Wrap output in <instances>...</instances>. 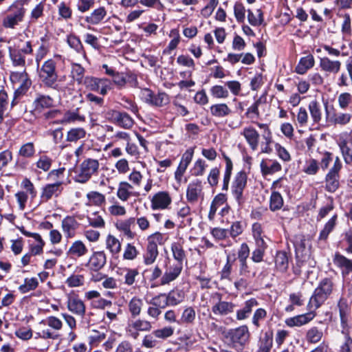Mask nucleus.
Wrapping results in <instances>:
<instances>
[{"label": "nucleus", "instance_id": "obj_1", "mask_svg": "<svg viewBox=\"0 0 352 352\" xmlns=\"http://www.w3.org/2000/svg\"><path fill=\"white\" fill-rule=\"evenodd\" d=\"M184 266L166 258L162 268L158 264L144 270L143 274L150 273L148 277L151 287L169 285L177 280L182 274Z\"/></svg>", "mask_w": 352, "mask_h": 352}, {"label": "nucleus", "instance_id": "obj_2", "mask_svg": "<svg viewBox=\"0 0 352 352\" xmlns=\"http://www.w3.org/2000/svg\"><path fill=\"white\" fill-rule=\"evenodd\" d=\"M221 335L224 344L236 352H243L251 340V333L247 324L225 329Z\"/></svg>", "mask_w": 352, "mask_h": 352}, {"label": "nucleus", "instance_id": "obj_3", "mask_svg": "<svg viewBox=\"0 0 352 352\" xmlns=\"http://www.w3.org/2000/svg\"><path fill=\"white\" fill-rule=\"evenodd\" d=\"M335 283L333 277H325L320 280L307 305V309H318L333 294Z\"/></svg>", "mask_w": 352, "mask_h": 352}, {"label": "nucleus", "instance_id": "obj_4", "mask_svg": "<svg viewBox=\"0 0 352 352\" xmlns=\"http://www.w3.org/2000/svg\"><path fill=\"white\" fill-rule=\"evenodd\" d=\"M28 0H15L8 8V14L3 19V26L6 28L14 29L24 19L26 9L24 6Z\"/></svg>", "mask_w": 352, "mask_h": 352}, {"label": "nucleus", "instance_id": "obj_5", "mask_svg": "<svg viewBox=\"0 0 352 352\" xmlns=\"http://www.w3.org/2000/svg\"><path fill=\"white\" fill-rule=\"evenodd\" d=\"M250 254V250L248 243L245 242L242 243L236 253V261H238V263L235 266V272L238 276L254 278L256 276V270L252 268L248 262Z\"/></svg>", "mask_w": 352, "mask_h": 352}, {"label": "nucleus", "instance_id": "obj_6", "mask_svg": "<svg viewBox=\"0 0 352 352\" xmlns=\"http://www.w3.org/2000/svg\"><path fill=\"white\" fill-rule=\"evenodd\" d=\"M37 70L38 78L45 87L57 89L58 76L56 72V62L53 58L45 60Z\"/></svg>", "mask_w": 352, "mask_h": 352}, {"label": "nucleus", "instance_id": "obj_7", "mask_svg": "<svg viewBox=\"0 0 352 352\" xmlns=\"http://www.w3.org/2000/svg\"><path fill=\"white\" fill-rule=\"evenodd\" d=\"M166 239L162 233L155 232L147 238V245L143 255V261L146 265L153 264L159 256L158 245H164Z\"/></svg>", "mask_w": 352, "mask_h": 352}, {"label": "nucleus", "instance_id": "obj_8", "mask_svg": "<svg viewBox=\"0 0 352 352\" xmlns=\"http://www.w3.org/2000/svg\"><path fill=\"white\" fill-rule=\"evenodd\" d=\"M248 185V174L245 170L237 172L231 184V193L239 208H242L246 198L244 195V191Z\"/></svg>", "mask_w": 352, "mask_h": 352}, {"label": "nucleus", "instance_id": "obj_9", "mask_svg": "<svg viewBox=\"0 0 352 352\" xmlns=\"http://www.w3.org/2000/svg\"><path fill=\"white\" fill-rule=\"evenodd\" d=\"M8 53L13 67H24L25 69V56L33 54L32 43L31 41H27L23 47L19 45L8 47Z\"/></svg>", "mask_w": 352, "mask_h": 352}, {"label": "nucleus", "instance_id": "obj_10", "mask_svg": "<svg viewBox=\"0 0 352 352\" xmlns=\"http://www.w3.org/2000/svg\"><path fill=\"white\" fill-rule=\"evenodd\" d=\"M99 162L97 160L87 158L80 164L79 170L76 172L74 178L76 182L80 184L87 183L92 177L96 174L99 169Z\"/></svg>", "mask_w": 352, "mask_h": 352}, {"label": "nucleus", "instance_id": "obj_11", "mask_svg": "<svg viewBox=\"0 0 352 352\" xmlns=\"http://www.w3.org/2000/svg\"><path fill=\"white\" fill-rule=\"evenodd\" d=\"M337 307L339 309L342 327L341 333L344 336V342H351L352 338L350 335V327L349 326V321L351 315V307L348 303L347 299L343 295L340 298Z\"/></svg>", "mask_w": 352, "mask_h": 352}, {"label": "nucleus", "instance_id": "obj_12", "mask_svg": "<svg viewBox=\"0 0 352 352\" xmlns=\"http://www.w3.org/2000/svg\"><path fill=\"white\" fill-rule=\"evenodd\" d=\"M81 85L85 86L87 90L97 92L102 96L107 95L108 91L112 89L111 80L93 76H86Z\"/></svg>", "mask_w": 352, "mask_h": 352}, {"label": "nucleus", "instance_id": "obj_13", "mask_svg": "<svg viewBox=\"0 0 352 352\" xmlns=\"http://www.w3.org/2000/svg\"><path fill=\"white\" fill-rule=\"evenodd\" d=\"M140 97L146 104L157 107H162L170 102L169 96L165 92H158L155 94L149 88L140 89Z\"/></svg>", "mask_w": 352, "mask_h": 352}, {"label": "nucleus", "instance_id": "obj_14", "mask_svg": "<svg viewBox=\"0 0 352 352\" xmlns=\"http://www.w3.org/2000/svg\"><path fill=\"white\" fill-rule=\"evenodd\" d=\"M111 84L113 83L118 89H123L126 86L132 88L138 87V76L131 70L124 72H117L112 77Z\"/></svg>", "mask_w": 352, "mask_h": 352}, {"label": "nucleus", "instance_id": "obj_15", "mask_svg": "<svg viewBox=\"0 0 352 352\" xmlns=\"http://www.w3.org/2000/svg\"><path fill=\"white\" fill-rule=\"evenodd\" d=\"M54 99L49 95L37 93L32 104L30 113L35 118L41 116L45 109L54 107Z\"/></svg>", "mask_w": 352, "mask_h": 352}, {"label": "nucleus", "instance_id": "obj_16", "mask_svg": "<svg viewBox=\"0 0 352 352\" xmlns=\"http://www.w3.org/2000/svg\"><path fill=\"white\" fill-rule=\"evenodd\" d=\"M21 188L25 191H19L15 194L16 201L19 204V208L21 210H23L26 207V204L28 199V194L30 195L32 200L36 198L37 191L34 184L28 178H25L21 182Z\"/></svg>", "mask_w": 352, "mask_h": 352}, {"label": "nucleus", "instance_id": "obj_17", "mask_svg": "<svg viewBox=\"0 0 352 352\" xmlns=\"http://www.w3.org/2000/svg\"><path fill=\"white\" fill-rule=\"evenodd\" d=\"M105 118L116 126L126 129L132 128L134 124L133 119L125 111L110 109L106 113Z\"/></svg>", "mask_w": 352, "mask_h": 352}, {"label": "nucleus", "instance_id": "obj_18", "mask_svg": "<svg viewBox=\"0 0 352 352\" xmlns=\"http://www.w3.org/2000/svg\"><path fill=\"white\" fill-rule=\"evenodd\" d=\"M10 80L12 82L14 81H20L21 80V83L19 87L16 89L14 91L15 94L20 96L21 97L27 94L28 90L30 89L32 82L30 78L28 73L26 72V69H24L23 72H12L10 74Z\"/></svg>", "mask_w": 352, "mask_h": 352}, {"label": "nucleus", "instance_id": "obj_19", "mask_svg": "<svg viewBox=\"0 0 352 352\" xmlns=\"http://www.w3.org/2000/svg\"><path fill=\"white\" fill-rule=\"evenodd\" d=\"M67 308L72 314L83 317L86 312V306L80 298L79 295L74 291L67 294Z\"/></svg>", "mask_w": 352, "mask_h": 352}, {"label": "nucleus", "instance_id": "obj_20", "mask_svg": "<svg viewBox=\"0 0 352 352\" xmlns=\"http://www.w3.org/2000/svg\"><path fill=\"white\" fill-rule=\"evenodd\" d=\"M63 190V182H56L53 184H47L41 188L40 203H47L53 197H58Z\"/></svg>", "mask_w": 352, "mask_h": 352}, {"label": "nucleus", "instance_id": "obj_21", "mask_svg": "<svg viewBox=\"0 0 352 352\" xmlns=\"http://www.w3.org/2000/svg\"><path fill=\"white\" fill-rule=\"evenodd\" d=\"M107 263V255L102 251H93L85 267L91 272H98Z\"/></svg>", "mask_w": 352, "mask_h": 352}, {"label": "nucleus", "instance_id": "obj_22", "mask_svg": "<svg viewBox=\"0 0 352 352\" xmlns=\"http://www.w3.org/2000/svg\"><path fill=\"white\" fill-rule=\"evenodd\" d=\"M327 118L333 124L346 125L351 122L352 116L348 113L337 112L334 107H331V111L328 109V102L324 104Z\"/></svg>", "mask_w": 352, "mask_h": 352}, {"label": "nucleus", "instance_id": "obj_23", "mask_svg": "<svg viewBox=\"0 0 352 352\" xmlns=\"http://www.w3.org/2000/svg\"><path fill=\"white\" fill-rule=\"evenodd\" d=\"M212 298H216L218 300V302L212 307V311L215 315L226 316L234 312L235 304L221 300L222 294L221 293L215 292Z\"/></svg>", "mask_w": 352, "mask_h": 352}, {"label": "nucleus", "instance_id": "obj_24", "mask_svg": "<svg viewBox=\"0 0 352 352\" xmlns=\"http://www.w3.org/2000/svg\"><path fill=\"white\" fill-rule=\"evenodd\" d=\"M171 203L172 198L168 191H159L151 199V208L153 210H165Z\"/></svg>", "mask_w": 352, "mask_h": 352}, {"label": "nucleus", "instance_id": "obj_25", "mask_svg": "<svg viewBox=\"0 0 352 352\" xmlns=\"http://www.w3.org/2000/svg\"><path fill=\"white\" fill-rule=\"evenodd\" d=\"M107 15V10L104 6H100L92 10L86 16H80V20L88 25H98L104 21Z\"/></svg>", "mask_w": 352, "mask_h": 352}, {"label": "nucleus", "instance_id": "obj_26", "mask_svg": "<svg viewBox=\"0 0 352 352\" xmlns=\"http://www.w3.org/2000/svg\"><path fill=\"white\" fill-rule=\"evenodd\" d=\"M296 264L293 265V273L296 276H300L302 273L301 268L308 264L311 267V254L309 250L296 251L295 252Z\"/></svg>", "mask_w": 352, "mask_h": 352}, {"label": "nucleus", "instance_id": "obj_27", "mask_svg": "<svg viewBox=\"0 0 352 352\" xmlns=\"http://www.w3.org/2000/svg\"><path fill=\"white\" fill-rule=\"evenodd\" d=\"M307 310L309 311L307 313L287 318L285 320V324L288 327H300L309 323L316 316V309L312 308L311 309Z\"/></svg>", "mask_w": 352, "mask_h": 352}, {"label": "nucleus", "instance_id": "obj_28", "mask_svg": "<svg viewBox=\"0 0 352 352\" xmlns=\"http://www.w3.org/2000/svg\"><path fill=\"white\" fill-rule=\"evenodd\" d=\"M236 254L230 253L226 256V261L221 270L219 272L221 280H232V273L236 265Z\"/></svg>", "mask_w": 352, "mask_h": 352}, {"label": "nucleus", "instance_id": "obj_29", "mask_svg": "<svg viewBox=\"0 0 352 352\" xmlns=\"http://www.w3.org/2000/svg\"><path fill=\"white\" fill-rule=\"evenodd\" d=\"M203 186L201 181L199 179L192 181L186 190V199L190 204L196 203L202 193Z\"/></svg>", "mask_w": 352, "mask_h": 352}, {"label": "nucleus", "instance_id": "obj_30", "mask_svg": "<svg viewBox=\"0 0 352 352\" xmlns=\"http://www.w3.org/2000/svg\"><path fill=\"white\" fill-rule=\"evenodd\" d=\"M86 118L84 115H80L79 113V108L76 109L66 111L61 119L57 120L54 122L56 124H67L70 123H74L76 122H85Z\"/></svg>", "mask_w": 352, "mask_h": 352}, {"label": "nucleus", "instance_id": "obj_31", "mask_svg": "<svg viewBox=\"0 0 352 352\" xmlns=\"http://www.w3.org/2000/svg\"><path fill=\"white\" fill-rule=\"evenodd\" d=\"M292 260L291 253L283 250L276 251L275 256V267L280 272L285 273L289 268V261Z\"/></svg>", "mask_w": 352, "mask_h": 352}, {"label": "nucleus", "instance_id": "obj_32", "mask_svg": "<svg viewBox=\"0 0 352 352\" xmlns=\"http://www.w3.org/2000/svg\"><path fill=\"white\" fill-rule=\"evenodd\" d=\"M334 265L342 270V274L352 273V259H349L339 252H336L333 258Z\"/></svg>", "mask_w": 352, "mask_h": 352}, {"label": "nucleus", "instance_id": "obj_33", "mask_svg": "<svg viewBox=\"0 0 352 352\" xmlns=\"http://www.w3.org/2000/svg\"><path fill=\"white\" fill-rule=\"evenodd\" d=\"M241 135L245 138L252 151L257 149L260 135L253 126L245 127L243 131L241 132Z\"/></svg>", "mask_w": 352, "mask_h": 352}, {"label": "nucleus", "instance_id": "obj_34", "mask_svg": "<svg viewBox=\"0 0 352 352\" xmlns=\"http://www.w3.org/2000/svg\"><path fill=\"white\" fill-rule=\"evenodd\" d=\"M258 305V300L255 298H251L245 301L243 307L236 310V319L237 320H244L249 318L253 308Z\"/></svg>", "mask_w": 352, "mask_h": 352}, {"label": "nucleus", "instance_id": "obj_35", "mask_svg": "<svg viewBox=\"0 0 352 352\" xmlns=\"http://www.w3.org/2000/svg\"><path fill=\"white\" fill-rule=\"evenodd\" d=\"M133 187L127 182H120L118 184L116 195L122 201H126L131 197H138L139 193L132 191Z\"/></svg>", "mask_w": 352, "mask_h": 352}, {"label": "nucleus", "instance_id": "obj_36", "mask_svg": "<svg viewBox=\"0 0 352 352\" xmlns=\"http://www.w3.org/2000/svg\"><path fill=\"white\" fill-rule=\"evenodd\" d=\"M340 173L329 170L325 176V190L333 193L340 188Z\"/></svg>", "mask_w": 352, "mask_h": 352}, {"label": "nucleus", "instance_id": "obj_37", "mask_svg": "<svg viewBox=\"0 0 352 352\" xmlns=\"http://www.w3.org/2000/svg\"><path fill=\"white\" fill-rule=\"evenodd\" d=\"M341 65V62L338 60H332L327 56L320 58L319 67L324 72L337 74L340 70Z\"/></svg>", "mask_w": 352, "mask_h": 352}, {"label": "nucleus", "instance_id": "obj_38", "mask_svg": "<svg viewBox=\"0 0 352 352\" xmlns=\"http://www.w3.org/2000/svg\"><path fill=\"white\" fill-rule=\"evenodd\" d=\"M260 167L263 176L273 175L282 170V166L278 161L270 159L262 160Z\"/></svg>", "mask_w": 352, "mask_h": 352}, {"label": "nucleus", "instance_id": "obj_39", "mask_svg": "<svg viewBox=\"0 0 352 352\" xmlns=\"http://www.w3.org/2000/svg\"><path fill=\"white\" fill-rule=\"evenodd\" d=\"M79 226L78 222L73 216H66L61 223L63 232L67 238H72L75 235V231Z\"/></svg>", "mask_w": 352, "mask_h": 352}, {"label": "nucleus", "instance_id": "obj_40", "mask_svg": "<svg viewBox=\"0 0 352 352\" xmlns=\"http://www.w3.org/2000/svg\"><path fill=\"white\" fill-rule=\"evenodd\" d=\"M166 300L169 307H175L181 304L186 298L185 292L183 289L175 287L166 293Z\"/></svg>", "mask_w": 352, "mask_h": 352}, {"label": "nucleus", "instance_id": "obj_41", "mask_svg": "<svg viewBox=\"0 0 352 352\" xmlns=\"http://www.w3.org/2000/svg\"><path fill=\"white\" fill-rule=\"evenodd\" d=\"M135 217H130L127 219L117 222L116 226V228L122 232L128 239H133L135 237L136 234L131 231V227L135 224Z\"/></svg>", "mask_w": 352, "mask_h": 352}, {"label": "nucleus", "instance_id": "obj_42", "mask_svg": "<svg viewBox=\"0 0 352 352\" xmlns=\"http://www.w3.org/2000/svg\"><path fill=\"white\" fill-rule=\"evenodd\" d=\"M314 65L315 60L312 54L302 56L300 58L294 72L298 74L304 75L309 69L314 67Z\"/></svg>", "mask_w": 352, "mask_h": 352}, {"label": "nucleus", "instance_id": "obj_43", "mask_svg": "<svg viewBox=\"0 0 352 352\" xmlns=\"http://www.w3.org/2000/svg\"><path fill=\"white\" fill-rule=\"evenodd\" d=\"M184 241L173 242L171 244L170 250L174 258L173 262H176L184 266V261L186 258V252L184 249Z\"/></svg>", "mask_w": 352, "mask_h": 352}, {"label": "nucleus", "instance_id": "obj_44", "mask_svg": "<svg viewBox=\"0 0 352 352\" xmlns=\"http://www.w3.org/2000/svg\"><path fill=\"white\" fill-rule=\"evenodd\" d=\"M210 113L212 117L221 118L230 116L232 109L226 103H217L210 107Z\"/></svg>", "mask_w": 352, "mask_h": 352}, {"label": "nucleus", "instance_id": "obj_45", "mask_svg": "<svg viewBox=\"0 0 352 352\" xmlns=\"http://www.w3.org/2000/svg\"><path fill=\"white\" fill-rule=\"evenodd\" d=\"M338 216L334 214L324 224L323 228L320 230L318 240L327 241L329 234L333 232L338 223Z\"/></svg>", "mask_w": 352, "mask_h": 352}, {"label": "nucleus", "instance_id": "obj_46", "mask_svg": "<svg viewBox=\"0 0 352 352\" xmlns=\"http://www.w3.org/2000/svg\"><path fill=\"white\" fill-rule=\"evenodd\" d=\"M256 248L252 252L251 260L255 263L263 261L265 252L268 248L266 242H255Z\"/></svg>", "mask_w": 352, "mask_h": 352}, {"label": "nucleus", "instance_id": "obj_47", "mask_svg": "<svg viewBox=\"0 0 352 352\" xmlns=\"http://www.w3.org/2000/svg\"><path fill=\"white\" fill-rule=\"evenodd\" d=\"M284 206V199L278 191H271L269 199V209L272 212H276L282 209Z\"/></svg>", "mask_w": 352, "mask_h": 352}, {"label": "nucleus", "instance_id": "obj_48", "mask_svg": "<svg viewBox=\"0 0 352 352\" xmlns=\"http://www.w3.org/2000/svg\"><path fill=\"white\" fill-rule=\"evenodd\" d=\"M87 252L88 249L85 243L82 241L78 240L72 243L69 248L67 254L72 257H81L87 254Z\"/></svg>", "mask_w": 352, "mask_h": 352}, {"label": "nucleus", "instance_id": "obj_49", "mask_svg": "<svg viewBox=\"0 0 352 352\" xmlns=\"http://www.w3.org/2000/svg\"><path fill=\"white\" fill-rule=\"evenodd\" d=\"M196 319V311L193 307L189 306L185 307L180 319L177 321L178 324L185 325H192Z\"/></svg>", "mask_w": 352, "mask_h": 352}, {"label": "nucleus", "instance_id": "obj_50", "mask_svg": "<svg viewBox=\"0 0 352 352\" xmlns=\"http://www.w3.org/2000/svg\"><path fill=\"white\" fill-rule=\"evenodd\" d=\"M273 331H266L258 339V348L265 351H271L273 346Z\"/></svg>", "mask_w": 352, "mask_h": 352}, {"label": "nucleus", "instance_id": "obj_51", "mask_svg": "<svg viewBox=\"0 0 352 352\" xmlns=\"http://www.w3.org/2000/svg\"><path fill=\"white\" fill-rule=\"evenodd\" d=\"M67 43L69 46L78 54L86 56V52L80 39V37L74 34H69L67 36Z\"/></svg>", "mask_w": 352, "mask_h": 352}, {"label": "nucleus", "instance_id": "obj_52", "mask_svg": "<svg viewBox=\"0 0 352 352\" xmlns=\"http://www.w3.org/2000/svg\"><path fill=\"white\" fill-rule=\"evenodd\" d=\"M122 271L120 273V275L124 274L123 283L129 287L133 285L136 282V278L139 275V271L138 268H130L124 267L120 269Z\"/></svg>", "mask_w": 352, "mask_h": 352}, {"label": "nucleus", "instance_id": "obj_53", "mask_svg": "<svg viewBox=\"0 0 352 352\" xmlns=\"http://www.w3.org/2000/svg\"><path fill=\"white\" fill-rule=\"evenodd\" d=\"M143 305V300L138 296H133L129 300L128 309L131 318H135L140 316Z\"/></svg>", "mask_w": 352, "mask_h": 352}, {"label": "nucleus", "instance_id": "obj_54", "mask_svg": "<svg viewBox=\"0 0 352 352\" xmlns=\"http://www.w3.org/2000/svg\"><path fill=\"white\" fill-rule=\"evenodd\" d=\"M87 198L89 201L86 206H101L106 202L105 196L98 191H90L87 194Z\"/></svg>", "mask_w": 352, "mask_h": 352}, {"label": "nucleus", "instance_id": "obj_55", "mask_svg": "<svg viewBox=\"0 0 352 352\" xmlns=\"http://www.w3.org/2000/svg\"><path fill=\"white\" fill-rule=\"evenodd\" d=\"M10 100L9 96L3 87L0 89V124H1L4 120L5 113L9 108Z\"/></svg>", "mask_w": 352, "mask_h": 352}, {"label": "nucleus", "instance_id": "obj_56", "mask_svg": "<svg viewBox=\"0 0 352 352\" xmlns=\"http://www.w3.org/2000/svg\"><path fill=\"white\" fill-rule=\"evenodd\" d=\"M85 69L79 63H72L71 74L73 79L78 84L81 85L85 80Z\"/></svg>", "mask_w": 352, "mask_h": 352}, {"label": "nucleus", "instance_id": "obj_57", "mask_svg": "<svg viewBox=\"0 0 352 352\" xmlns=\"http://www.w3.org/2000/svg\"><path fill=\"white\" fill-rule=\"evenodd\" d=\"M57 7L59 20L68 21L72 19L73 10L69 5L65 1H61Z\"/></svg>", "mask_w": 352, "mask_h": 352}, {"label": "nucleus", "instance_id": "obj_58", "mask_svg": "<svg viewBox=\"0 0 352 352\" xmlns=\"http://www.w3.org/2000/svg\"><path fill=\"white\" fill-rule=\"evenodd\" d=\"M38 281L36 277L25 278L24 283L21 285L18 289L21 294H26L30 291L35 290L38 287Z\"/></svg>", "mask_w": 352, "mask_h": 352}, {"label": "nucleus", "instance_id": "obj_59", "mask_svg": "<svg viewBox=\"0 0 352 352\" xmlns=\"http://www.w3.org/2000/svg\"><path fill=\"white\" fill-rule=\"evenodd\" d=\"M86 131L84 128H72L67 131L66 140L70 142H76L78 140L85 138Z\"/></svg>", "mask_w": 352, "mask_h": 352}, {"label": "nucleus", "instance_id": "obj_60", "mask_svg": "<svg viewBox=\"0 0 352 352\" xmlns=\"http://www.w3.org/2000/svg\"><path fill=\"white\" fill-rule=\"evenodd\" d=\"M309 110L314 123H319L322 118V113L320 103L316 100H311L309 104Z\"/></svg>", "mask_w": 352, "mask_h": 352}, {"label": "nucleus", "instance_id": "obj_61", "mask_svg": "<svg viewBox=\"0 0 352 352\" xmlns=\"http://www.w3.org/2000/svg\"><path fill=\"white\" fill-rule=\"evenodd\" d=\"M261 98H257L254 103L247 109L245 113V117L248 119L253 120L254 118L258 119L260 117L259 106L261 104ZM253 123L256 122L252 120Z\"/></svg>", "mask_w": 352, "mask_h": 352}, {"label": "nucleus", "instance_id": "obj_62", "mask_svg": "<svg viewBox=\"0 0 352 352\" xmlns=\"http://www.w3.org/2000/svg\"><path fill=\"white\" fill-rule=\"evenodd\" d=\"M170 36L173 38L169 42L168 46L163 50L164 54H170L173 50L177 48L180 42V35L177 29L170 30Z\"/></svg>", "mask_w": 352, "mask_h": 352}, {"label": "nucleus", "instance_id": "obj_63", "mask_svg": "<svg viewBox=\"0 0 352 352\" xmlns=\"http://www.w3.org/2000/svg\"><path fill=\"white\" fill-rule=\"evenodd\" d=\"M106 247L114 255L121 251V243L114 236L109 234L106 239Z\"/></svg>", "mask_w": 352, "mask_h": 352}, {"label": "nucleus", "instance_id": "obj_64", "mask_svg": "<svg viewBox=\"0 0 352 352\" xmlns=\"http://www.w3.org/2000/svg\"><path fill=\"white\" fill-rule=\"evenodd\" d=\"M91 332L92 333L88 338L90 350H91L93 347L98 346L106 338V333L104 332L94 329L92 330Z\"/></svg>", "mask_w": 352, "mask_h": 352}]
</instances>
